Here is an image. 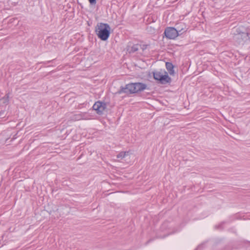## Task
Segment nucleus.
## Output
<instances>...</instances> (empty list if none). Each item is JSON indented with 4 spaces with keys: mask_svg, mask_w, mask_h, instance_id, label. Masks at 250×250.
I'll return each mask as SVG.
<instances>
[{
    "mask_svg": "<svg viewBox=\"0 0 250 250\" xmlns=\"http://www.w3.org/2000/svg\"><path fill=\"white\" fill-rule=\"evenodd\" d=\"M139 49V44H134L130 48H128L127 50L128 51L129 53H134L138 51Z\"/></svg>",
    "mask_w": 250,
    "mask_h": 250,
    "instance_id": "nucleus-9",
    "label": "nucleus"
},
{
    "mask_svg": "<svg viewBox=\"0 0 250 250\" xmlns=\"http://www.w3.org/2000/svg\"><path fill=\"white\" fill-rule=\"evenodd\" d=\"M134 83H130L126 84L125 87L121 86L120 89L117 92L118 94L123 93L126 94H134Z\"/></svg>",
    "mask_w": 250,
    "mask_h": 250,
    "instance_id": "nucleus-5",
    "label": "nucleus"
},
{
    "mask_svg": "<svg viewBox=\"0 0 250 250\" xmlns=\"http://www.w3.org/2000/svg\"><path fill=\"white\" fill-rule=\"evenodd\" d=\"M147 85L146 84L142 83H134L135 93L141 92L146 89Z\"/></svg>",
    "mask_w": 250,
    "mask_h": 250,
    "instance_id": "nucleus-7",
    "label": "nucleus"
},
{
    "mask_svg": "<svg viewBox=\"0 0 250 250\" xmlns=\"http://www.w3.org/2000/svg\"><path fill=\"white\" fill-rule=\"evenodd\" d=\"M2 99L4 100L3 104H7L9 102V94H6Z\"/></svg>",
    "mask_w": 250,
    "mask_h": 250,
    "instance_id": "nucleus-12",
    "label": "nucleus"
},
{
    "mask_svg": "<svg viewBox=\"0 0 250 250\" xmlns=\"http://www.w3.org/2000/svg\"><path fill=\"white\" fill-rule=\"evenodd\" d=\"M110 27L107 23H100L95 27L96 33L101 40L106 41L110 35Z\"/></svg>",
    "mask_w": 250,
    "mask_h": 250,
    "instance_id": "nucleus-2",
    "label": "nucleus"
},
{
    "mask_svg": "<svg viewBox=\"0 0 250 250\" xmlns=\"http://www.w3.org/2000/svg\"><path fill=\"white\" fill-rule=\"evenodd\" d=\"M129 154L128 151H122L120 152L117 155V158L119 159H122L125 158V156L128 155Z\"/></svg>",
    "mask_w": 250,
    "mask_h": 250,
    "instance_id": "nucleus-10",
    "label": "nucleus"
},
{
    "mask_svg": "<svg viewBox=\"0 0 250 250\" xmlns=\"http://www.w3.org/2000/svg\"><path fill=\"white\" fill-rule=\"evenodd\" d=\"M1 100V99H0V101Z\"/></svg>",
    "mask_w": 250,
    "mask_h": 250,
    "instance_id": "nucleus-15",
    "label": "nucleus"
},
{
    "mask_svg": "<svg viewBox=\"0 0 250 250\" xmlns=\"http://www.w3.org/2000/svg\"><path fill=\"white\" fill-rule=\"evenodd\" d=\"M88 0L91 5L95 4L96 3V0Z\"/></svg>",
    "mask_w": 250,
    "mask_h": 250,
    "instance_id": "nucleus-14",
    "label": "nucleus"
},
{
    "mask_svg": "<svg viewBox=\"0 0 250 250\" xmlns=\"http://www.w3.org/2000/svg\"><path fill=\"white\" fill-rule=\"evenodd\" d=\"M147 45H146V44H143V45L139 44V47H140V48L142 49L143 51L146 49L147 48Z\"/></svg>",
    "mask_w": 250,
    "mask_h": 250,
    "instance_id": "nucleus-13",
    "label": "nucleus"
},
{
    "mask_svg": "<svg viewBox=\"0 0 250 250\" xmlns=\"http://www.w3.org/2000/svg\"><path fill=\"white\" fill-rule=\"evenodd\" d=\"M153 78L161 84H165L170 83L171 81V78L168 76L167 73L165 71L163 72L160 71L153 72Z\"/></svg>",
    "mask_w": 250,
    "mask_h": 250,
    "instance_id": "nucleus-3",
    "label": "nucleus"
},
{
    "mask_svg": "<svg viewBox=\"0 0 250 250\" xmlns=\"http://www.w3.org/2000/svg\"><path fill=\"white\" fill-rule=\"evenodd\" d=\"M232 39L237 44H243L250 39L249 34L246 31H243L241 27L236 28L232 31Z\"/></svg>",
    "mask_w": 250,
    "mask_h": 250,
    "instance_id": "nucleus-1",
    "label": "nucleus"
},
{
    "mask_svg": "<svg viewBox=\"0 0 250 250\" xmlns=\"http://www.w3.org/2000/svg\"><path fill=\"white\" fill-rule=\"evenodd\" d=\"M93 110L96 111V113L99 115L103 114V112L106 107V104L104 102L101 101L96 102L93 105Z\"/></svg>",
    "mask_w": 250,
    "mask_h": 250,
    "instance_id": "nucleus-6",
    "label": "nucleus"
},
{
    "mask_svg": "<svg viewBox=\"0 0 250 250\" xmlns=\"http://www.w3.org/2000/svg\"><path fill=\"white\" fill-rule=\"evenodd\" d=\"M82 119V116L80 114H75L71 117V120L72 121H79Z\"/></svg>",
    "mask_w": 250,
    "mask_h": 250,
    "instance_id": "nucleus-11",
    "label": "nucleus"
},
{
    "mask_svg": "<svg viewBox=\"0 0 250 250\" xmlns=\"http://www.w3.org/2000/svg\"><path fill=\"white\" fill-rule=\"evenodd\" d=\"M166 66L167 69V70L169 74L171 75H174V70L173 69L174 66L171 62H167L166 63Z\"/></svg>",
    "mask_w": 250,
    "mask_h": 250,
    "instance_id": "nucleus-8",
    "label": "nucleus"
},
{
    "mask_svg": "<svg viewBox=\"0 0 250 250\" xmlns=\"http://www.w3.org/2000/svg\"><path fill=\"white\" fill-rule=\"evenodd\" d=\"M181 30H178L174 27H169L166 28L164 34L167 38L168 39H174L177 36L182 34L179 33Z\"/></svg>",
    "mask_w": 250,
    "mask_h": 250,
    "instance_id": "nucleus-4",
    "label": "nucleus"
}]
</instances>
